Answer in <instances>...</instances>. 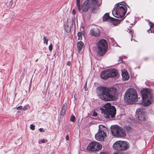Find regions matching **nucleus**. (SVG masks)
I'll list each match as a JSON object with an SVG mask.
<instances>
[{"instance_id":"nucleus-1","label":"nucleus","mask_w":154,"mask_h":154,"mask_svg":"<svg viewBox=\"0 0 154 154\" xmlns=\"http://www.w3.org/2000/svg\"><path fill=\"white\" fill-rule=\"evenodd\" d=\"M97 93L99 98L106 101L113 100L116 99V89L115 88L101 86L97 88Z\"/></svg>"},{"instance_id":"nucleus-2","label":"nucleus","mask_w":154,"mask_h":154,"mask_svg":"<svg viewBox=\"0 0 154 154\" xmlns=\"http://www.w3.org/2000/svg\"><path fill=\"white\" fill-rule=\"evenodd\" d=\"M137 91L133 88H129L125 92L124 97L125 101L128 104H132L137 102Z\"/></svg>"},{"instance_id":"nucleus-3","label":"nucleus","mask_w":154,"mask_h":154,"mask_svg":"<svg viewBox=\"0 0 154 154\" xmlns=\"http://www.w3.org/2000/svg\"><path fill=\"white\" fill-rule=\"evenodd\" d=\"M101 110L103 116L107 119L110 118V117L112 118L115 116L116 114V108L109 103L105 104L103 108H101Z\"/></svg>"},{"instance_id":"nucleus-4","label":"nucleus","mask_w":154,"mask_h":154,"mask_svg":"<svg viewBox=\"0 0 154 154\" xmlns=\"http://www.w3.org/2000/svg\"><path fill=\"white\" fill-rule=\"evenodd\" d=\"M100 6V4L97 0H86L84 2L82 9L84 12H86L91 7L92 11L95 13L97 12V8Z\"/></svg>"},{"instance_id":"nucleus-5","label":"nucleus","mask_w":154,"mask_h":154,"mask_svg":"<svg viewBox=\"0 0 154 154\" xmlns=\"http://www.w3.org/2000/svg\"><path fill=\"white\" fill-rule=\"evenodd\" d=\"M122 3L117 4L112 11V14L115 17L122 18L125 16L127 12V8Z\"/></svg>"},{"instance_id":"nucleus-6","label":"nucleus","mask_w":154,"mask_h":154,"mask_svg":"<svg viewBox=\"0 0 154 154\" xmlns=\"http://www.w3.org/2000/svg\"><path fill=\"white\" fill-rule=\"evenodd\" d=\"M143 102L145 106L150 105L154 101V99L150 92L147 89H144L141 91Z\"/></svg>"},{"instance_id":"nucleus-7","label":"nucleus","mask_w":154,"mask_h":154,"mask_svg":"<svg viewBox=\"0 0 154 154\" xmlns=\"http://www.w3.org/2000/svg\"><path fill=\"white\" fill-rule=\"evenodd\" d=\"M97 46V56L99 57L103 56L108 50V45L106 41L103 39L99 40Z\"/></svg>"},{"instance_id":"nucleus-8","label":"nucleus","mask_w":154,"mask_h":154,"mask_svg":"<svg viewBox=\"0 0 154 154\" xmlns=\"http://www.w3.org/2000/svg\"><path fill=\"white\" fill-rule=\"evenodd\" d=\"M111 132L114 136L118 137H123L126 135L125 131L118 125L112 126L111 128Z\"/></svg>"},{"instance_id":"nucleus-9","label":"nucleus","mask_w":154,"mask_h":154,"mask_svg":"<svg viewBox=\"0 0 154 154\" xmlns=\"http://www.w3.org/2000/svg\"><path fill=\"white\" fill-rule=\"evenodd\" d=\"M128 142L125 141H119L115 142L113 146V148L117 150H125L129 146Z\"/></svg>"},{"instance_id":"nucleus-10","label":"nucleus","mask_w":154,"mask_h":154,"mask_svg":"<svg viewBox=\"0 0 154 154\" xmlns=\"http://www.w3.org/2000/svg\"><path fill=\"white\" fill-rule=\"evenodd\" d=\"M102 147V145L98 142L92 141L89 144L87 149L90 151L95 152L101 150Z\"/></svg>"},{"instance_id":"nucleus-11","label":"nucleus","mask_w":154,"mask_h":154,"mask_svg":"<svg viewBox=\"0 0 154 154\" xmlns=\"http://www.w3.org/2000/svg\"><path fill=\"white\" fill-rule=\"evenodd\" d=\"M99 128L98 131L95 135L96 139L98 141H102L104 139V137L106 136V134L104 132V130L101 128L102 127L105 128L104 126L102 125L99 126Z\"/></svg>"},{"instance_id":"nucleus-12","label":"nucleus","mask_w":154,"mask_h":154,"mask_svg":"<svg viewBox=\"0 0 154 154\" xmlns=\"http://www.w3.org/2000/svg\"><path fill=\"white\" fill-rule=\"evenodd\" d=\"M145 113L143 109H138L136 111V116L139 120L143 121L145 119Z\"/></svg>"},{"instance_id":"nucleus-13","label":"nucleus","mask_w":154,"mask_h":154,"mask_svg":"<svg viewBox=\"0 0 154 154\" xmlns=\"http://www.w3.org/2000/svg\"><path fill=\"white\" fill-rule=\"evenodd\" d=\"M90 33L91 35L97 37L100 35V32L99 29L96 28L91 29L90 31Z\"/></svg>"},{"instance_id":"nucleus-14","label":"nucleus","mask_w":154,"mask_h":154,"mask_svg":"<svg viewBox=\"0 0 154 154\" xmlns=\"http://www.w3.org/2000/svg\"><path fill=\"white\" fill-rule=\"evenodd\" d=\"M109 72L108 70L103 71L101 73V77L103 79H107L108 78L110 77Z\"/></svg>"},{"instance_id":"nucleus-15","label":"nucleus","mask_w":154,"mask_h":154,"mask_svg":"<svg viewBox=\"0 0 154 154\" xmlns=\"http://www.w3.org/2000/svg\"><path fill=\"white\" fill-rule=\"evenodd\" d=\"M108 70L110 77H115L116 76L118 72L116 69H110Z\"/></svg>"},{"instance_id":"nucleus-16","label":"nucleus","mask_w":154,"mask_h":154,"mask_svg":"<svg viewBox=\"0 0 154 154\" xmlns=\"http://www.w3.org/2000/svg\"><path fill=\"white\" fill-rule=\"evenodd\" d=\"M103 21L108 20L112 21L114 20V19L110 17L108 13H106L103 16Z\"/></svg>"},{"instance_id":"nucleus-17","label":"nucleus","mask_w":154,"mask_h":154,"mask_svg":"<svg viewBox=\"0 0 154 154\" xmlns=\"http://www.w3.org/2000/svg\"><path fill=\"white\" fill-rule=\"evenodd\" d=\"M122 76L124 80H127L129 78L128 73L127 71L122 72Z\"/></svg>"},{"instance_id":"nucleus-18","label":"nucleus","mask_w":154,"mask_h":154,"mask_svg":"<svg viewBox=\"0 0 154 154\" xmlns=\"http://www.w3.org/2000/svg\"><path fill=\"white\" fill-rule=\"evenodd\" d=\"M83 46L84 43L80 41L77 43V46L79 52L82 51Z\"/></svg>"},{"instance_id":"nucleus-19","label":"nucleus","mask_w":154,"mask_h":154,"mask_svg":"<svg viewBox=\"0 0 154 154\" xmlns=\"http://www.w3.org/2000/svg\"><path fill=\"white\" fill-rule=\"evenodd\" d=\"M72 26L69 23H67L66 25L65 26V29L66 32L68 33L71 30Z\"/></svg>"},{"instance_id":"nucleus-20","label":"nucleus","mask_w":154,"mask_h":154,"mask_svg":"<svg viewBox=\"0 0 154 154\" xmlns=\"http://www.w3.org/2000/svg\"><path fill=\"white\" fill-rule=\"evenodd\" d=\"M76 5L79 11L81 10L80 0H76Z\"/></svg>"},{"instance_id":"nucleus-21","label":"nucleus","mask_w":154,"mask_h":154,"mask_svg":"<svg viewBox=\"0 0 154 154\" xmlns=\"http://www.w3.org/2000/svg\"><path fill=\"white\" fill-rule=\"evenodd\" d=\"M66 107L64 106V104L63 105L60 112V115L62 116H64L66 112Z\"/></svg>"},{"instance_id":"nucleus-22","label":"nucleus","mask_w":154,"mask_h":154,"mask_svg":"<svg viewBox=\"0 0 154 154\" xmlns=\"http://www.w3.org/2000/svg\"><path fill=\"white\" fill-rule=\"evenodd\" d=\"M82 32H79L78 33V40H82Z\"/></svg>"},{"instance_id":"nucleus-23","label":"nucleus","mask_w":154,"mask_h":154,"mask_svg":"<svg viewBox=\"0 0 154 154\" xmlns=\"http://www.w3.org/2000/svg\"><path fill=\"white\" fill-rule=\"evenodd\" d=\"M43 40L44 43L45 44V43L46 45H48V39L47 38V37H46L45 36H44Z\"/></svg>"},{"instance_id":"nucleus-24","label":"nucleus","mask_w":154,"mask_h":154,"mask_svg":"<svg viewBox=\"0 0 154 154\" xmlns=\"http://www.w3.org/2000/svg\"><path fill=\"white\" fill-rule=\"evenodd\" d=\"M149 25L150 26V28L148 30V32H149L150 31L151 32H152V30L151 29L153 26V24L152 23L149 22Z\"/></svg>"},{"instance_id":"nucleus-25","label":"nucleus","mask_w":154,"mask_h":154,"mask_svg":"<svg viewBox=\"0 0 154 154\" xmlns=\"http://www.w3.org/2000/svg\"><path fill=\"white\" fill-rule=\"evenodd\" d=\"M75 118L74 116H72L70 117V120L71 122H75Z\"/></svg>"},{"instance_id":"nucleus-26","label":"nucleus","mask_w":154,"mask_h":154,"mask_svg":"<svg viewBox=\"0 0 154 154\" xmlns=\"http://www.w3.org/2000/svg\"><path fill=\"white\" fill-rule=\"evenodd\" d=\"M126 57L124 56H121V57H119V60H118V61L119 62H121L122 63V62L123 61L122 58H123V57Z\"/></svg>"},{"instance_id":"nucleus-27","label":"nucleus","mask_w":154,"mask_h":154,"mask_svg":"<svg viewBox=\"0 0 154 154\" xmlns=\"http://www.w3.org/2000/svg\"><path fill=\"white\" fill-rule=\"evenodd\" d=\"M35 126L33 124H31L30 125V128L32 130H34L35 129Z\"/></svg>"},{"instance_id":"nucleus-28","label":"nucleus","mask_w":154,"mask_h":154,"mask_svg":"<svg viewBox=\"0 0 154 154\" xmlns=\"http://www.w3.org/2000/svg\"><path fill=\"white\" fill-rule=\"evenodd\" d=\"M128 31H127L129 33H130L131 34V35L132 36H131V38H132L133 37V31H132L131 29H128Z\"/></svg>"},{"instance_id":"nucleus-29","label":"nucleus","mask_w":154,"mask_h":154,"mask_svg":"<svg viewBox=\"0 0 154 154\" xmlns=\"http://www.w3.org/2000/svg\"><path fill=\"white\" fill-rule=\"evenodd\" d=\"M49 49L50 51H51L53 49V47L52 44H51L49 46Z\"/></svg>"},{"instance_id":"nucleus-30","label":"nucleus","mask_w":154,"mask_h":154,"mask_svg":"<svg viewBox=\"0 0 154 154\" xmlns=\"http://www.w3.org/2000/svg\"><path fill=\"white\" fill-rule=\"evenodd\" d=\"M97 115V113L96 112H94L93 113L92 116H93L95 117Z\"/></svg>"},{"instance_id":"nucleus-31","label":"nucleus","mask_w":154,"mask_h":154,"mask_svg":"<svg viewBox=\"0 0 154 154\" xmlns=\"http://www.w3.org/2000/svg\"><path fill=\"white\" fill-rule=\"evenodd\" d=\"M28 106L25 105L23 108V109L24 110H26L28 109L27 107Z\"/></svg>"},{"instance_id":"nucleus-32","label":"nucleus","mask_w":154,"mask_h":154,"mask_svg":"<svg viewBox=\"0 0 154 154\" xmlns=\"http://www.w3.org/2000/svg\"><path fill=\"white\" fill-rule=\"evenodd\" d=\"M17 109H23V107L22 106H19L16 108Z\"/></svg>"},{"instance_id":"nucleus-33","label":"nucleus","mask_w":154,"mask_h":154,"mask_svg":"<svg viewBox=\"0 0 154 154\" xmlns=\"http://www.w3.org/2000/svg\"><path fill=\"white\" fill-rule=\"evenodd\" d=\"M39 131L41 132H44L45 131L44 130V129L42 128H40L39 129Z\"/></svg>"},{"instance_id":"nucleus-34","label":"nucleus","mask_w":154,"mask_h":154,"mask_svg":"<svg viewBox=\"0 0 154 154\" xmlns=\"http://www.w3.org/2000/svg\"><path fill=\"white\" fill-rule=\"evenodd\" d=\"M41 142L42 143H45V140H44V139H42V140H41Z\"/></svg>"},{"instance_id":"nucleus-35","label":"nucleus","mask_w":154,"mask_h":154,"mask_svg":"<svg viewBox=\"0 0 154 154\" xmlns=\"http://www.w3.org/2000/svg\"><path fill=\"white\" fill-rule=\"evenodd\" d=\"M72 13L74 15H75V10L74 9L72 10Z\"/></svg>"},{"instance_id":"nucleus-36","label":"nucleus","mask_w":154,"mask_h":154,"mask_svg":"<svg viewBox=\"0 0 154 154\" xmlns=\"http://www.w3.org/2000/svg\"><path fill=\"white\" fill-rule=\"evenodd\" d=\"M70 63H71L70 61H68L66 65L68 66H70Z\"/></svg>"},{"instance_id":"nucleus-37","label":"nucleus","mask_w":154,"mask_h":154,"mask_svg":"<svg viewBox=\"0 0 154 154\" xmlns=\"http://www.w3.org/2000/svg\"><path fill=\"white\" fill-rule=\"evenodd\" d=\"M66 139L67 140H69V135H67L66 136Z\"/></svg>"},{"instance_id":"nucleus-38","label":"nucleus","mask_w":154,"mask_h":154,"mask_svg":"<svg viewBox=\"0 0 154 154\" xmlns=\"http://www.w3.org/2000/svg\"><path fill=\"white\" fill-rule=\"evenodd\" d=\"M114 154H124V153H122V152H121V153H120V152L117 153V152H116V153H114Z\"/></svg>"},{"instance_id":"nucleus-39","label":"nucleus","mask_w":154,"mask_h":154,"mask_svg":"<svg viewBox=\"0 0 154 154\" xmlns=\"http://www.w3.org/2000/svg\"><path fill=\"white\" fill-rule=\"evenodd\" d=\"M10 5L11 4V5H10V7H13L14 6H13L12 5V2L11 1H10Z\"/></svg>"},{"instance_id":"nucleus-40","label":"nucleus","mask_w":154,"mask_h":154,"mask_svg":"<svg viewBox=\"0 0 154 154\" xmlns=\"http://www.w3.org/2000/svg\"><path fill=\"white\" fill-rule=\"evenodd\" d=\"M38 60V59H36V60H35V62H37V61Z\"/></svg>"}]
</instances>
